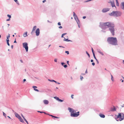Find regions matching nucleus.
Here are the masks:
<instances>
[{"label": "nucleus", "instance_id": "nucleus-1", "mask_svg": "<svg viewBox=\"0 0 124 124\" xmlns=\"http://www.w3.org/2000/svg\"><path fill=\"white\" fill-rule=\"evenodd\" d=\"M107 41L108 44L114 46L118 45L117 40L116 37H109L108 38Z\"/></svg>", "mask_w": 124, "mask_h": 124}, {"label": "nucleus", "instance_id": "nucleus-2", "mask_svg": "<svg viewBox=\"0 0 124 124\" xmlns=\"http://www.w3.org/2000/svg\"><path fill=\"white\" fill-rule=\"evenodd\" d=\"M68 109L70 113V116L71 117H76L79 115V111L75 113L76 111L73 109L70 108H68Z\"/></svg>", "mask_w": 124, "mask_h": 124}, {"label": "nucleus", "instance_id": "nucleus-3", "mask_svg": "<svg viewBox=\"0 0 124 124\" xmlns=\"http://www.w3.org/2000/svg\"><path fill=\"white\" fill-rule=\"evenodd\" d=\"M122 13V12L119 11H113L112 12L109 13V14L111 16L117 17L120 16Z\"/></svg>", "mask_w": 124, "mask_h": 124}, {"label": "nucleus", "instance_id": "nucleus-4", "mask_svg": "<svg viewBox=\"0 0 124 124\" xmlns=\"http://www.w3.org/2000/svg\"><path fill=\"white\" fill-rule=\"evenodd\" d=\"M124 118V113H120L117 115V117L116 118L117 121H121Z\"/></svg>", "mask_w": 124, "mask_h": 124}, {"label": "nucleus", "instance_id": "nucleus-5", "mask_svg": "<svg viewBox=\"0 0 124 124\" xmlns=\"http://www.w3.org/2000/svg\"><path fill=\"white\" fill-rule=\"evenodd\" d=\"M115 25L114 24L111 27H110L109 29V31H110L111 33L113 35H115Z\"/></svg>", "mask_w": 124, "mask_h": 124}, {"label": "nucleus", "instance_id": "nucleus-6", "mask_svg": "<svg viewBox=\"0 0 124 124\" xmlns=\"http://www.w3.org/2000/svg\"><path fill=\"white\" fill-rule=\"evenodd\" d=\"M15 116L18 118L19 121L21 122H22L23 123H24V121L23 119H22L21 117L18 114L16 113H15Z\"/></svg>", "mask_w": 124, "mask_h": 124}, {"label": "nucleus", "instance_id": "nucleus-7", "mask_svg": "<svg viewBox=\"0 0 124 124\" xmlns=\"http://www.w3.org/2000/svg\"><path fill=\"white\" fill-rule=\"evenodd\" d=\"M23 48H25L26 52L28 51V44L27 42H25L23 43Z\"/></svg>", "mask_w": 124, "mask_h": 124}, {"label": "nucleus", "instance_id": "nucleus-8", "mask_svg": "<svg viewBox=\"0 0 124 124\" xmlns=\"http://www.w3.org/2000/svg\"><path fill=\"white\" fill-rule=\"evenodd\" d=\"M105 25V23L100 22L99 27L102 29L104 30L107 28V27H106Z\"/></svg>", "mask_w": 124, "mask_h": 124}, {"label": "nucleus", "instance_id": "nucleus-9", "mask_svg": "<svg viewBox=\"0 0 124 124\" xmlns=\"http://www.w3.org/2000/svg\"><path fill=\"white\" fill-rule=\"evenodd\" d=\"M106 27L107 28H110L113 26L114 24L111 22L105 23Z\"/></svg>", "mask_w": 124, "mask_h": 124}, {"label": "nucleus", "instance_id": "nucleus-10", "mask_svg": "<svg viewBox=\"0 0 124 124\" xmlns=\"http://www.w3.org/2000/svg\"><path fill=\"white\" fill-rule=\"evenodd\" d=\"M36 36H39L40 34V30L39 28H38L37 29L36 32Z\"/></svg>", "mask_w": 124, "mask_h": 124}, {"label": "nucleus", "instance_id": "nucleus-11", "mask_svg": "<svg viewBox=\"0 0 124 124\" xmlns=\"http://www.w3.org/2000/svg\"><path fill=\"white\" fill-rule=\"evenodd\" d=\"M110 9L108 8H105L102 9V12L103 13L106 12H107L109 11Z\"/></svg>", "mask_w": 124, "mask_h": 124}, {"label": "nucleus", "instance_id": "nucleus-12", "mask_svg": "<svg viewBox=\"0 0 124 124\" xmlns=\"http://www.w3.org/2000/svg\"><path fill=\"white\" fill-rule=\"evenodd\" d=\"M121 8L124 10V2H122L121 4Z\"/></svg>", "mask_w": 124, "mask_h": 124}, {"label": "nucleus", "instance_id": "nucleus-13", "mask_svg": "<svg viewBox=\"0 0 124 124\" xmlns=\"http://www.w3.org/2000/svg\"><path fill=\"white\" fill-rule=\"evenodd\" d=\"M44 103L46 105L48 104L49 103V101L46 100H44L43 101Z\"/></svg>", "mask_w": 124, "mask_h": 124}, {"label": "nucleus", "instance_id": "nucleus-14", "mask_svg": "<svg viewBox=\"0 0 124 124\" xmlns=\"http://www.w3.org/2000/svg\"><path fill=\"white\" fill-rule=\"evenodd\" d=\"M54 98L56 99L57 100L59 101H60L61 102H62L63 101V100H62L61 99H60L58 97H54Z\"/></svg>", "mask_w": 124, "mask_h": 124}, {"label": "nucleus", "instance_id": "nucleus-15", "mask_svg": "<svg viewBox=\"0 0 124 124\" xmlns=\"http://www.w3.org/2000/svg\"><path fill=\"white\" fill-rule=\"evenodd\" d=\"M110 1V3H111V5L113 7H115L116 8V7L115 6V4H114V2H112L111 1Z\"/></svg>", "mask_w": 124, "mask_h": 124}, {"label": "nucleus", "instance_id": "nucleus-16", "mask_svg": "<svg viewBox=\"0 0 124 124\" xmlns=\"http://www.w3.org/2000/svg\"><path fill=\"white\" fill-rule=\"evenodd\" d=\"M64 39L63 40L64 41L68 42H72V41L70 40H69L68 39H65V37H64Z\"/></svg>", "mask_w": 124, "mask_h": 124}, {"label": "nucleus", "instance_id": "nucleus-17", "mask_svg": "<svg viewBox=\"0 0 124 124\" xmlns=\"http://www.w3.org/2000/svg\"><path fill=\"white\" fill-rule=\"evenodd\" d=\"M32 87L34 88V90L35 91L38 92H39V90L38 89L36 88H37V86H32Z\"/></svg>", "mask_w": 124, "mask_h": 124}, {"label": "nucleus", "instance_id": "nucleus-18", "mask_svg": "<svg viewBox=\"0 0 124 124\" xmlns=\"http://www.w3.org/2000/svg\"><path fill=\"white\" fill-rule=\"evenodd\" d=\"M97 52L98 53H100V54H101L102 55H104V54H103V53L100 50V49H97Z\"/></svg>", "mask_w": 124, "mask_h": 124}, {"label": "nucleus", "instance_id": "nucleus-19", "mask_svg": "<svg viewBox=\"0 0 124 124\" xmlns=\"http://www.w3.org/2000/svg\"><path fill=\"white\" fill-rule=\"evenodd\" d=\"M21 116H22V117L23 118V119H24V121L26 122L27 123V124H28V121H27V120L23 116V114H21Z\"/></svg>", "mask_w": 124, "mask_h": 124}, {"label": "nucleus", "instance_id": "nucleus-20", "mask_svg": "<svg viewBox=\"0 0 124 124\" xmlns=\"http://www.w3.org/2000/svg\"><path fill=\"white\" fill-rule=\"evenodd\" d=\"M27 31L25 32L23 34V36L24 37H26L28 36V35L27 34Z\"/></svg>", "mask_w": 124, "mask_h": 124}, {"label": "nucleus", "instance_id": "nucleus-21", "mask_svg": "<svg viewBox=\"0 0 124 124\" xmlns=\"http://www.w3.org/2000/svg\"><path fill=\"white\" fill-rule=\"evenodd\" d=\"M93 56L94 57V59H95V60L97 61V63L98 64H99V62L98 61L97 59L95 57V54H93Z\"/></svg>", "mask_w": 124, "mask_h": 124}, {"label": "nucleus", "instance_id": "nucleus-22", "mask_svg": "<svg viewBox=\"0 0 124 124\" xmlns=\"http://www.w3.org/2000/svg\"><path fill=\"white\" fill-rule=\"evenodd\" d=\"M100 116L102 118H104L105 117V116L101 113L99 114Z\"/></svg>", "mask_w": 124, "mask_h": 124}, {"label": "nucleus", "instance_id": "nucleus-23", "mask_svg": "<svg viewBox=\"0 0 124 124\" xmlns=\"http://www.w3.org/2000/svg\"><path fill=\"white\" fill-rule=\"evenodd\" d=\"M14 0L16 2L18 5H20L19 3L17 0Z\"/></svg>", "mask_w": 124, "mask_h": 124}, {"label": "nucleus", "instance_id": "nucleus-24", "mask_svg": "<svg viewBox=\"0 0 124 124\" xmlns=\"http://www.w3.org/2000/svg\"><path fill=\"white\" fill-rule=\"evenodd\" d=\"M37 27L36 26H34L32 29V31H34L36 29Z\"/></svg>", "mask_w": 124, "mask_h": 124}, {"label": "nucleus", "instance_id": "nucleus-25", "mask_svg": "<svg viewBox=\"0 0 124 124\" xmlns=\"http://www.w3.org/2000/svg\"><path fill=\"white\" fill-rule=\"evenodd\" d=\"M116 6H119V3L118 2V0H116Z\"/></svg>", "mask_w": 124, "mask_h": 124}, {"label": "nucleus", "instance_id": "nucleus-26", "mask_svg": "<svg viewBox=\"0 0 124 124\" xmlns=\"http://www.w3.org/2000/svg\"><path fill=\"white\" fill-rule=\"evenodd\" d=\"M67 33H63V34H62V36H61V37L62 38H64V37H63V36L67 34Z\"/></svg>", "mask_w": 124, "mask_h": 124}, {"label": "nucleus", "instance_id": "nucleus-27", "mask_svg": "<svg viewBox=\"0 0 124 124\" xmlns=\"http://www.w3.org/2000/svg\"><path fill=\"white\" fill-rule=\"evenodd\" d=\"M74 18L76 21H77V20H78V19H79L77 16H75Z\"/></svg>", "mask_w": 124, "mask_h": 124}, {"label": "nucleus", "instance_id": "nucleus-28", "mask_svg": "<svg viewBox=\"0 0 124 124\" xmlns=\"http://www.w3.org/2000/svg\"><path fill=\"white\" fill-rule=\"evenodd\" d=\"M50 116H52V117H53L55 118H59V117H58L56 116H53L51 115H50Z\"/></svg>", "mask_w": 124, "mask_h": 124}, {"label": "nucleus", "instance_id": "nucleus-29", "mask_svg": "<svg viewBox=\"0 0 124 124\" xmlns=\"http://www.w3.org/2000/svg\"><path fill=\"white\" fill-rule=\"evenodd\" d=\"M86 54L89 57V58L90 57V55L89 54L87 51H86Z\"/></svg>", "mask_w": 124, "mask_h": 124}, {"label": "nucleus", "instance_id": "nucleus-30", "mask_svg": "<svg viewBox=\"0 0 124 124\" xmlns=\"http://www.w3.org/2000/svg\"><path fill=\"white\" fill-rule=\"evenodd\" d=\"M91 49H92V53H93V54H94V50H93V48H92Z\"/></svg>", "mask_w": 124, "mask_h": 124}, {"label": "nucleus", "instance_id": "nucleus-31", "mask_svg": "<svg viewBox=\"0 0 124 124\" xmlns=\"http://www.w3.org/2000/svg\"><path fill=\"white\" fill-rule=\"evenodd\" d=\"M8 36H7V39H9V38L10 37V34H8Z\"/></svg>", "mask_w": 124, "mask_h": 124}, {"label": "nucleus", "instance_id": "nucleus-32", "mask_svg": "<svg viewBox=\"0 0 124 124\" xmlns=\"http://www.w3.org/2000/svg\"><path fill=\"white\" fill-rule=\"evenodd\" d=\"M7 16L9 17V18H11V16L10 15L8 14L7 15Z\"/></svg>", "mask_w": 124, "mask_h": 124}, {"label": "nucleus", "instance_id": "nucleus-33", "mask_svg": "<svg viewBox=\"0 0 124 124\" xmlns=\"http://www.w3.org/2000/svg\"><path fill=\"white\" fill-rule=\"evenodd\" d=\"M78 24L80 23V21L79 19L78 20H77L76 21Z\"/></svg>", "mask_w": 124, "mask_h": 124}, {"label": "nucleus", "instance_id": "nucleus-34", "mask_svg": "<svg viewBox=\"0 0 124 124\" xmlns=\"http://www.w3.org/2000/svg\"><path fill=\"white\" fill-rule=\"evenodd\" d=\"M48 80L49 81H51V82H53V81H54V82H55L56 83L57 82L55 81L54 80H50L49 79H48Z\"/></svg>", "mask_w": 124, "mask_h": 124}, {"label": "nucleus", "instance_id": "nucleus-35", "mask_svg": "<svg viewBox=\"0 0 124 124\" xmlns=\"http://www.w3.org/2000/svg\"><path fill=\"white\" fill-rule=\"evenodd\" d=\"M3 115L5 117H6V114H5L4 112H3Z\"/></svg>", "mask_w": 124, "mask_h": 124}, {"label": "nucleus", "instance_id": "nucleus-36", "mask_svg": "<svg viewBox=\"0 0 124 124\" xmlns=\"http://www.w3.org/2000/svg\"><path fill=\"white\" fill-rule=\"evenodd\" d=\"M65 53L67 54H69V52L68 51H65Z\"/></svg>", "mask_w": 124, "mask_h": 124}, {"label": "nucleus", "instance_id": "nucleus-37", "mask_svg": "<svg viewBox=\"0 0 124 124\" xmlns=\"http://www.w3.org/2000/svg\"><path fill=\"white\" fill-rule=\"evenodd\" d=\"M63 66L65 68H66L67 67V65L66 64L64 65H63Z\"/></svg>", "mask_w": 124, "mask_h": 124}, {"label": "nucleus", "instance_id": "nucleus-38", "mask_svg": "<svg viewBox=\"0 0 124 124\" xmlns=\"http://www.w3.org/2000/svg\"><path fill=\"white\" fill-rule=\"evenodd\" d=\"M38 112H40V113H44L45 114H46V113L45 112H43V111H38Z\"/></svg>", "mask_w": 124, "mask_h": 124}, {"label": "nucleus", "instance_id": "nucleus-39", "mask_svg": "<svg viewBox=\"0 0 124 124\" xmlns=\"http://www.w3.org/2000/svg\"><path fill=\"white\" fill-rule=\"evenodd\" d=\"M65 63H64V62H62L61 63V65H62V66H63L64 65V64H65Z\"/></svg>", "mask_w": 124, "mask_h": 124}, {"label": "nucleus", "instance_id": "nucleus-40", "mask_svg": "<svg viewBox=\"0 0 124 124\" xmlns=\"http://www.w3.org/2000/svg\"><path fill=\"white\" fill-rule=\"evenodd\" d=\"M73 16H77V15H76V14H75V13L74 12H73Z\"/></svg>", "mask_w": 124, "mask_h": 124}, {"label": "nucleus", "instance_id": "nucleus-41", "mask_svg": "<svg viewBox=\"0 0 124 124\" xmlns=\"http://www.w3.org/2000/svg\"><path fill=\"white\" fill-rule=\"evenodd\" d=\"M57 59H56V58H55L54 59V61L55 62H57Z\"/></svg>", "mask_w": 124, "mask_h": 124}, {"label": "nucleus", "instance_id": "nucleus-42", "mask_svg": "<svg viewBox=\"0 0 124 124\" xmlns=\"http://www.w3.org/2000/svg\"><path fill=\"white\" fill-rule=\"evenodd\" d=\"M73 96H74V95L73 94H72L71 95V97L72 99H73L74 98L73 97Z\"/></svg>", "mask_w": 124, "mask_h": 124}, {"label": "nucleus", "instance_id": "nucleus-43", "mask_svg": "<svg viewBox=\"0 0 124 124\" xmlns=\"http://www.w3.org/2000/svg\"><path fill=\"white\" fill-rule=\"evenodd\" d=\"M58 25H61V23L60 22H59L58 23Z\"/></svg>", "mask_w": 124, "mask_h": 124}, {"label": "nucleus", "instance_id": "nucleus-44", "mask_svg": "<svg viewBox=\"0 0 124 124\" xmlns=\"http://www.w3.org/2000/svg\"><path fill=\"white\" fill-rule=\"evenodd\" d=\"M92 65L93 66H94L95 65V63L94 62H92Z\"/></svg>", "mask_w": 124, "mask_h": 124}, {"label": "nucleus", "instance_id": "nucleus-45", "mask_svg": "<svg viewBox=\"0 0 124 124\" xmlns=\"http://www.w3.org/2000/svg\"><path fill=\"white\" fill-rule=\"evenodd\" d=\"M59 28L60 29H62V26H60L59 27Z\"/></svg>", "mask_w": 124, "mask_h": 124}, {"label": "nucleus", "instance_id": "nucleus-46", "mask_svg": "<svg viewBox=\"0 0 124 124\" xmlns=\"http://www.w3.org/2000/svg\"><path fill=\"white\" fill-rule=\"evenodd\" d=\"M32 31H32L31 32V34H32V35H33V31Z\"/></svg>", "mask_w": 124, "mask_h": 124}, {"label": "nucleus", "instance_id": "nucleus-47", "mask_svg": "<svg viewBox=\"0 0 124 124\" xmlns=\"http://www.w3.org/2000/svg\"><path fill=\"white\" fill-rule=\"evenodd\" d=\"M6 41H7V42H9V39H6Z\"/></svg>", "mask_w": 124, "mask_h": 124}, {"label": "nucleus", "instance_id": "nucleus-48", "mask_svg": "<svg viewBox=\"0 0 124 124\" xmlns=\"http://www.w3.org/2000/svg\"><path fill=\"white\" fill-rule=\"evenodd\" d=\"M69 61H67V63L69 65Z\"/></svg>", "mask_w": 124, "mask_h": 124}, {"label": "nucleus", "instance_id": "nucleus-49", "mask_svg": "<svg viewBox=\"0 0 124 124\" xmlns=\"http://www.w3.org/2000/svg\"><path fill=\"white\" fill-rule=\"evenodd\" d=\"M86 16H84L83 17V19H85L86 18Z\"/></svg>", "mask_w": 124, "mask_h": 124}, {"label": "nucleus", "instance_id": "nucleus-50", "mask_svg": "<svg viewBox=\"0 0 124 124\" xmlns=\"http://www.w3.org/2000/svg\"><path fill=\"white\" fill-rule=\"evenodd\" d=\"M10 18H9V19H7V20H6V21H9L10 20Z\"/></svg>", "mask_w": 124, "mask_h": 124}, {"label": "nucleus", "instance_id": "nucleus-51", "mask_svg": "<svg viewBox=\"0 0 124 124\" xmlns=\"http://www.w3.org/2000/svg\"><path fill=\"white\" fill-rule=\"evenodd\" d=\"M7 44L8 46H10V44L9 42H7Z\"/></svg>", "mask_w": 124, "mask_h": 124}, {"label": "nucleus", "instance_id": "nucleus-52", "mask_svg": "<svg viewBox=\"0 0 124 124\" xmlns=\"http://www.w3.org/2000/svg\"><path fill=\"white\" fill-rule=\"evenodd\" d=\"M91 0H87V1H86V2H89V1H91Z\"/></svg>", "mask_w": 124, "mask_h": 124}, {"label": "nucleus", "instance_id": "nucleus-53", "mask_svg": "<svg viewBox=\"0 0 124 124\" xmlns=\"http://www.w3.org/2000/svg\"><path fill=\"white\" fill-rule=\"evenodd\" d=\"M20 61L22 63H23V61L22 60H20Z\"/></svg>", "mask_w": 124, "mask_h": 124}, {"label": "nucleus", "instance_id": "nucleus-54", "mask_svg": "<svg viewBox=\"0 0 124 124\" xmlns=\"http://www.w3.org/2000/svg\"><path fill=\"white\" fill-rule=\"evenodd\" d=\"M59 47H62V48H64V47L62 46H59Z\"/></svg>", "mask_w": 124, "mask_h": 124}, {"label": "nucleus", "instance_id": "nucleus-55", "mask_svg": "<svg viewBox=\"0 0 124 124\" xmlns=\"http://www.w3.org/2000/svg\"><path fill=\"white\" fill-rule=\"evenodd\" d=\"M111 80H112V81H114V78H111Z\"/></svg>", "mask_w": 124, "mask_h": 124}, {"label": "nucleus", "instance_id": "nucleus-56", "mask_svg": "<svg viewBox=\"0 0 124 124\" xmlns=\"http://www.w3.org/2000/svg\"><path fill=\"white\" fill-rule=\"evenodd\" d=\"M26 81V79H24L23 80V82H24Z\"/></svg>", "mask_w": 124, "mask_h": 124}, {"label": "nucleus", "instance_id": "nucleus-57", "mask_svg": "<svg viewBox=\"0 0 124 124\" xmlns=\"http://www.w3.org/2000/svg\"><path fill=\"white\" fill-rule=\"evenodd\" d=\"M116 110V109L115 108H114V109H113V111H115Z\"/></svg>", "mask_w": 124, "mask_h": 124}, {"label": "nucleus", "instance_id": "nucleus-58", "mask_svg": "<svg viewBox=\"0 0 124 124\" xmlns=\"http://www.w3.org/2000/svg\"><path fill=\"white\" fill-rule=\"evenodd\" d=\"M13 45H12L11 46V48L12 49H13Z\"/></svg>", "mask_w": 124, "mask_h": 124}, {"label": "nucleus", "instance_id": "nucleus-59", "mask_svg": "<svg viewBox=\"0 0 124 124\" xmlns=\"http://www.w3.org/2000/svg\"><path fill=\"white\" fill-rule=\"evenodd\" d=\"M93 60L92 59H91V62H93Z\"/></svg>", "mask_w": 124, "mask_h": 124}, {"label": "nucleus", "instance_id": "nucleus-60", "mask_svg": "<svg viewBox=\"0 0 124 124\" xmlns=\"http://www.w3.org/2000/svg\"><path fill=\"white\" fill-rule=\"evenodd\" d=\"M46 1V0H43V1H42V2H43V3H44V2H45V1Z\"/></svg>", "mask_w": 124, "mask_h": 124}, {"label": "nucleus", "instance_id": "nucleus-61", "mask_svg": "<svg viewBox=\"0 0 124 124\" xmlns=\"http://www.w3.org/2000/svg\"><path fill=\"white\" fill-rule=\"evenodd\" d=\"M17 43L16 42V40L15 39V41L14 42V43Z\"/></svg>", "mask_w": 124, "mask_h": 124}, {"label": "nucleus", "instance_id": "nucleus-62", "mask_svg": "<svg viewBox=\"0 0 124 124\" xmlns=\"http://www.w3.org/2000/svg\"><path fill=\"white\" fill-rule=\"evenodd\" d=\"M121 81L122 82H123L124 81V80L123 79H121Z\"/></svg>", "mask_w": 124, "mask_h": 124}, {"label": "nucleus", "instance_id": "nucleus-63", "mask_svg": "<svg viewBox=\"0 0 124 124\" xmlns=\"http://www.w3.org/2000/svg\"><path fill=\"white\" fill-rule=\"evenodd\" d=\"M78 27H79V28H80V25H79V24H78Z\"/></svg>", "mask_w": 124, "mask_h": 124}, {"label": "nucleus", "instance_id": "nucleus-64", "mask_svg": "<svg viewBox=\"0 0 124 124\" xmlns=\"http://www.w3.org/2000/svg\"><path fill=\"white\" fill-rule=\"evenodd\" d=\"M47 21V22H48V23H51V22H50V21H49L48 20Z\"/></svg>", "mask_w": 124, "mask_h": 124}]
</instances>
